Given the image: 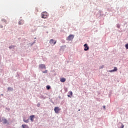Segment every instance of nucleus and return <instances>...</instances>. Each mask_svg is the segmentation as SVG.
Here are the masks:
<instances>
[{"label":"nucleus","mask_w":128,"mask_h":128,"mask_svg":"<svg viewBox=\"0 0 128 128\" xmlns=\"http://www.w3.org/2000/svg\"><path fill=\"white\" fill-rule=\"evenodd\" d=\"M41 16L42 18H47L48 17V13L46 12H42Z\"/></svg>","instance_id":"f257e3e1"},{"label":"nucleus","mask_w":128,"mask_h":128,"mask_svg":"<svg viewBox=\"0 0 128 128\" xmlns=\"http://www.w3.org/2000/svg\"><path fill=\"white\" fill-rule=\"evenodd\" d=\"M74 34H70L66 38V40L70 41L74 40Z\"/></svg>","instance_id":"f03ea898"},{"label":"nucleus","mask_w":128,"mask_h":128,"mask_svg":"<svg viewBox=\"0 0 128 128\" xmlns=\"http://www.w3.org/2000/svg\"><path fill=\"white\" fill-rule=\"evenodd\" d=\"M49 43L50 44L54 46V44H56V41L54 39H51L50 40Z\"/></svg>","instance_id":"7ed1b4c3"},{"label":"nucleus","mask_w":128,"mask_h":128,"mask_svg":"<svg viewBox=\"0 0 128 128\" xmlns=\"http://www.w3.org/2000/svg\"><path fill=\"white\" fill-rule=\"evenodd\" d=\"M54 110L56 114H58L60 110V107L56 106V107L54 108Z\"/></svg>","instance_id":"20e7f679"},{"label":"nucleus","mask_w":128,"mask_h":128,"mask_svg":"<svg viewBox=\"0 0 128 128\" xmlns=\"http://www.w3.org/2000/svg\"><path fill=\"white\" fill-rule=\"evenodd\" d=\"M39 68H40L44 69V70H46V65H44V64H40L39 65Z\"/></svg>","instance_id":"39448f33"},{"label":"nucleus","mask_w":128,"mask_h":128,"mask_svg":"<svg viewBox=\"0 0 128 128\" xmlns=\"http://www.w3.org/2000/svg\"><path fill=\"white\" fill-rule=\"evenodd\" d=\"M84 50L85 51L88 50L90 48H88V44H84Z\"/></svg>","instance_id":"423d86ee"},{"label":"nucleus","mask_w":128,"mask_h":128,"mask_svg":"<svg viewBox=\"0 0 128 128\" xmlns=\"http://www.w3.org/2000/svg\"><path fill=\"white\" fill-rule=\"evenodd\" d=\"M68 98H72V92L70 91L68 92Z\"/></svg>","instance_id":"0eeeda50"},{"label":"nucleus","mask_w":128,"mask_h":128,"mask_svg":"<svg viewBox=\"0 0 128 128\" xmlns=\"http://www.w3.org/2000/svg\"><path fill=\"white\" fill-rule=\"evenodd\" d=\"M110 72H118V68L116 67H114V70H110Z\"/></svg>","instance_id":"6e6552de"},{"label":"nucleus","mask_w":128,"mask_h":128,"mask_svg":"<svg viewBox=\"0 0 128 128\" xmlns=\"http://www.w3.org/2000/svg\"><path fill=\"white\" fill-rule=\"evenodd\" d=\"M34 115H32L30 116V120L31 122H34Z\"/></svg>","instance_id":"1a4fd4ad"},{"label":"nucleus","mask_w":128,"mask_h":128,"mask_svg":"<svg viewBox=\"0 0 128 128\" xmlns=\"http://www.w3.org/2000/svg\"><path fill=\"white\" fill-rule=\"evenodd\" d=\"M124 126L122 123H120L118 124V128H124Z\"/></svg>","instance_id":"9d476101"},{"label":"nucleus","mask_w":128,"mask_h":128,"mask_svg":"<svg viewBox=\"0 0 128 128\" xmlns=\"http://www.w3.org/2000/svg\"><path fill=\"white\" fill-rule=\"evenodd\" d=\"M66 80L65 78H60V81L61 82H66Z\"/></svg>","instance_id":"9b49d317"},{"label":"nucleus","mask_w":128,"mask_h":128,"mask_svg":"<svg viewBox=\"0 0 128 128\" xmlns=\"http://www.w3.org/2000/svg\"><path fill=\"white\" fill-rule=\"evenodd\" d=\"M24 24V21L23 20H20L18 22V24Z\"/></svg>","instance_id":"f8f14e48"},{"label":"nucleus","mask_w":128,"mask_h":128,"mask_svg":"<svg viewBox=\"0 0 128 128\" xmlns=\"http://www.w3.org/2000/svg\"><path fill=\"white\" fill-rule=\"evenodd\" d=\"M22 128H29L28 126V125H26V124H22Z\"/></svg>","instance_id":"ddd939ff"},{"label":"nucleus","mask_w":128,"mask_h":128,"mask_svg":"<svg viewBox=\"0 0 128 128\" xmlns=\"http://www.w3.org/2000/svg\"><path fill=\"white\" fill-rule=\"evenodd\" d=\"M23 121L24 122H26V124H28V122H30L28 119V120L24 119Z\"/></svg>","instance_id":"4468645a"},{"label":"nucleus","mask_w":128,"mask_h":128,"mask_svg":"<svg viewBox=\"0 0 128 128\" xmlns=\"http://www.w3.org/2000/svg\"><path fill=\"white\" fill-rule=\"evenodd\" d=\"M2 122L3 124H6L8 122V120L6 118L2 119Z\"/></svg>","instance_id":"2eb2a0df"},{"label":"nucleus","mask_w":128,"mask_h":128,"mask_svg":"<svg viewBox=\"0 0 128 128\" xmlns=\"http://www.w3.org/2000/svg\"><path fill=\"white\" fill-rule=\"evenodd\" d=\"M46 90H48L50 89V86H46Z\"/></svg>","instance_id":"dca6fc26"},{"label":"nucleus","mask_w":128,"mask_h":128,"mask_svg":"<svg viewBox=\"0 0 128 128\" xmlns=\"http://www.w3.org/2000/svg\"><path fill=\"white\" fill-rule=\"evenodd\" d=\"M43 74H48V70H45L42 72Z\"/></svg>","instance_id":"f3484780"},{"label":"nucleus","mask_w":128,"mask_h":128,"mask_svg":"<svg viewBox=\"0 0 128 128\" xmlns=\"http://www.w3.org/2000/svg\"><path fill=\"white\" fill-rule=\"evenodd\" d=\"M125 47L126 48V50H128V44H126L125 45Z\"/></svg>","instance_id":"a211bd4d"},{"label":"nucleus","mask_w":128,"mask_h":128,"mask_svg":"<svg viewBox=\"0 0 128 128\" xmlns=\"http://www.w3.org/2000/svg\"><path fill=\"white\" fill-rule=\"evenodd\" d=\"M104 68V65H102L100 66V68Z\"/></svg>","instance_id":"6ab92c4d"},{"label":"nucleus","mask_w":128,"mask_h":128,"mask_svg":"<svg viewBox=\"0 0 128 128\" xmlns=\"http://www.w3.org/2000/svg\"><path fill=\"white\" fill-rule=\"evenodd\" d=\"M12 90V88H10V87L8 88V90Z\"/></svg>","instance_id":"aec40b11"},{"label":"nucleus","mask_w":128,"mask_h":128,"mask_svg":"<svg viewBox=\"0 0 128 128\" xmlns=\"http://www.w3.org/2000/svg\"><path fill=\"white\" fill-rule=\"evenodd\" d=\"M14 48V46H9V48Z\"/></svg>","instance_id":"412c9836"},{"label":"nucleus","mask_w":128,"mask_h":128,"mask_svg":"<svg viewBox=\"0 0 128 128\" xmlns=\"http://www.w3.org/2000/svg\"><path fill=\"white\" fill-rule=\"evenodd\" d=\"M103 108H104V110H106V106H104Z\"/></svg>","instance_id":"4be33fe9"},{"label":"nucleus","mask_w":128,"mask_h":128,"mask_svg":"<svg viewBox=\"0 0 128 128\" xmlns=\"http://www.w3.org/2000/svg\"><path fill=\"white\" fill-rule=\"evenodd\" d=\"M37 106H40V104H38Z\"/></svg>","instance_id":"5701e85b"},{"label":"nucleus","mask_w":128,"mask_h":128,"mask_svg":"<svg viewBox=\"0 0 128 128\" xmlns=\"http://www.w3.org/2000/svg\"><path fill=\"white\" fill-rule=\"evenodd\" d=\"M1 96H3V94H1Z\"/></svg>","instance_id":"b1692460"},{"label":"nucleus","mask_w":128,"mask_h":128,"mask_svg":"<svg viewBox=\"0 0 128 128\" xmlns=\"http://www.w3.org/2000/svg\"><path fill=\"white\" fill-rule=\"evenodd\" d=\"M0 120H1V119H0Z\"/></svg>","instance_id":"393cba45"}]
</instances>
